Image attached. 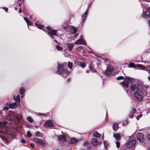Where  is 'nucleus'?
I'll return each mask as SVG.
<instances>
[{"instance_id": "47", "label": "nucleus", "mask_w": 150, "mask_h": 150, "mask_svg": "<svg viewBox=\"0 0 150 150\" xmlns=\"http://www.w3.org/2000/svg\"><path fill=\"white\" fill-rule=\"evenodd\" d=\"M9 109V108L7 106H6L5 107H4V109L3 110H8Z\"/></svg>"}, {"instance_id": "22", "label": "nucleus", "mask_w": 150, "mask_h": 150, "mask_svg": "<svg viewBox=\"0 0 150 150\" xmlns=\"http://www.w3.org/2000/svg\"><path fill=\"white\" fill-rule=\"evenodd\" d=\"M70 29H71L70 32L72 33H74L77 31V29L74 27H71Z\"/></svg>"}, {"instance_id": "55", "label": "nucleus", "mask_w": 150, "mask_h": 150, "mask_svg": "<svg viewBox=\"0 0 150 150\" xmlns=\"http://www.w3.org/2000/svg\"><path fill=\"white\" fill-rule=\"evenodd\" d=\"M54 42L56 43L57 44H59V43H58V42L56 40H55Z\"/></svg>"}, {"instance_id": "31", "label": "nucleus", "mask_w": 150, "mask_h": 150, "mask_svg": "<svg viewBox=\"0 0 150 150\" xmlns=\"http://www.w3.org/2000/svg\"><path fill=\"white\" fill-rule=\"evenodd\" d=\"M25 92V89L23 88H21L20 89V93L21 94H23Z\"/></svg>"}, {"instance_id": "5", "label": "nucleus", "mask_w": 150, "mask_h": 150, "mask_svg": "<svg viewBox=\"0 0 150 150\" xmlns=\"http://www.w3.org/2000/svg\"><path fill=\"white\" fill-rule=\"evenodd\" d=\"M46 28L48 30V33L51 35V36L52 38H53V35H57L56 32L57 30L53 29L49 26L47 27Z\"/></svg>"}, {"instance_id": "52", "label": "nucleus", "mask_w": 150, "mask_h": 150, "mask_svg": "<svg viewBox=\"0 0 150 150\" xmlns=\"http://www.w3.org/2000/svg\"><path fill=\"white\" fill-rule=\"evenodd\" d=\"M143 6H144V7H146L147 6V4H144L143 5Z\"/></svg>"}, {"instance_id": "61", "label": "nucleus", "mask_w": 150, "mask_h": 150, "mask_svg": "<svg viewBox=\"0 0 150 150\" xmlns=\"http://www.w3.org/2000/svg\"><path fill=\"white\" fill-rule=\"evenodd\" d=\"M148 79L149 80H150V76H149L148 77Z\"/></svg>"}, {"instance_id": "18", "label": "nucleus", "mask_w": 150, "mask_h": 150, "mask_svg": "<svg viewBox=\"0 0 150 150\" xmlns=\"http://www.w3.org/2000/svg\"><path fill=\"white\" fill-rule=\"evenodd\" d=\"M118 123L117 122H114L113 124V129L117 131L118 129Z\"/></svg>"}, {"instance_id": "15", "label": "nucleus", "mask_w": 150, "mask_h": 150, "mask_svg": "<svg viewBox=\"0 0 150 150\" xmlns=\"http://www.w3.org/2000/svg\"><path fill=\"white\" fill-rule=\"evenodd\" d=\"M120 84L123 88H128V83L126 81H125L120 83Z\"/></svg>"}, {"instance_id": "20", "label": "nucleus", "mask_w": 150, "mask_h": 150, "mask_svg": "<svg viewBox=\"0 0 150 150\" xmlns=\"http://www.w3.org/2000/svg\"><path fill=\"white\" fill-rule=\"evenodd\" d=\"M113 136L117 141H119L120 140V136L119 134L117 133L114 134Z\"/></svg>"}, {"instance_id": "54", "label": "nucleus", "mask_w": 150, "mask_h": 150, "mask_svg": "<svg viewBox=\"0 0 150 150\" xmlns=\"http://www.w3.org/2000/svg\"><path fill=\"white\" fill-rule=\"evenodd\" d=\"M22 10L21 9V7H20V9L19 10V13H21L22 12Z\"/></svg>"}, {"instance_id": "63", "label": "nucleus", "mask_w": 150, "mask_h": 150, "mask_svg": "<svg viewBox=\"0 0 150 150\" xmlns=\"http://www.w3.org/2000/svg\"><path fill=\"white\" fill-rule=\"evenodd\" d=\"M103 135H104V134H103V137H102V139H104Z\"/></svg>"}, {"instance_id": "59", "label": "nucleus", "mask_w": 150, "mask_h": 150, "mask_svg": "<svg viewBox=\"0 0 150 150\" xmlns=\"http://www.w3.org/2000/svg\"><path fill=\"white\" fill-rule=\"evenodd\" d=\"M125 91H126V93H127V92H128V90H127V89H125Z\"/></svg>"}, {"instance_id": "44", "label": "nucleus", "mask_w": 150, "mask_h": 150, "mask_svg": "<svg viewBox=\"0 0 150 150\" xmlns=\"http://www.w3.org/2000/svg\"><path fill=\"white\" fill-rule=\"evenodd\" d=\"M30 146L33 148H35V145L33 143H31L30 144Z\"/></svg>"}, {"instance_id": "38", "label": "nucleus", "mask_w": 150, "mask_h": 150, "mask_svg": "<svg viewBox=\"0 0 150 150\" xmlns=\"http://www.w3.org/2000/svg\"><path fill=\"white\" fill-rule=\"evenodd\" d=\"M16 118L18 120H21L22 119V118H23V117L21 115H20L19 116V117H16Z\"/></svg>"}, {"instance_id": "12", "label": "nucleus", "mask_w": 150, "mask_h": 150, "mask_svg": "<svg viewBox=\"0 0 150 150\" xmlns=\"http://www.w3.org/2000/svg\"><path fill=\"white\" fill-rule=\"evenodd\" d=\"M57 139L60 142H65L67 141L66 136L64 135H60L58 137Z\"/></svg>"}, {"instance_id": "46", "label": "nucleus", "mask_w": 150, "mask_h": 150, "mask_svg": "<svg viewBox=\"0 0 150 150\" xmlns=\"http://www.w3.org/2000/svg\"><path fill=\"white\" fill-rule=\"evenodd\" d=\"M21 141V142L23 143H25V139H22Z\"/></svg>"}, {"instance_id": "2", "label": "nucleus", "mask_w": 150, "mask_h": 150, "mask_svg": "<svg viewBox=\"0 0 150 150\" xmlns=\"http://www.w3.org/2000/svg\"><path fill=\"white\" fill-rule=\"evenodd\" d=\"M67 65V63H64L63 64H58V69L57 72V73L60 74H62L64 73L65 72L67 74L69 73V72L64 69V66L65 65Z\"/></svg>"}, {"instance_id": "26", "label": "nucleus", "mask_w": 150, "mask_h": 150, "mask_svg": "<svg viewBox=\"0 0 150 150\" xmlns=\"http://www.w3.org/2000/svg\"><path fill=\"white\" fill-rule=\"evenodd\" d=\"M89 68L90 70L92 72H96V70L94 68L92 67L91 65H89Z\"/></svg>"}, {"instance_id": "60", "label": "nucleus", "mask_w": 150, "mask_h": 150, "mask_svg": "<svg viewBox=\"0 0 150 150\" xmlns=\"http://www.w3.org/2000/svg\"><path fill=\"white\" fill-rule=\"evenodd\" d=\"M56 47H60V46L59 45H57V46H56Z\"/></svg>"}, {"instance_id": "64", "label": "nucleus", "mask_w": 150, "mask_h": 150, "mask_svg": "<svg viewBox=\"0 0 150 150\" xmlns=\"http://www.w3.org/2000/svg\"><path fill=\"white\" fill-rule=\"evenodd\" d=\"M21 5V4H20V3L19 4V6H20Z\"/></svg>"}, {"instance_id": "25", "label": "nucleus", "mask_w": 150, "mask_h": 150, "mask_svg": "<svg viewBox=\"0 0 150 150\" xmlns=\"http://www.w3.org/2000/svg\"><path fill=\"white\" fill-rule=\"evenodd\" d=\"M24 19L25 21L27 23V24L28 25H32V23L30 22V21L29 20L28 18H26L24 17Z\"/></svg>"}, {"instance_id": "41", "label": "nucleus", "mask_w": 150, "mask_h": 150, "mask_svg": "<svg viewBox=\"0 0 150 150\" xmlns=\"http://www.w3.org/2000/svg\"><path fill=\"white\" fill-rule=\"evenodd\" d=\"M104 144L105 146V148H106L107 145H108V143L107 142H105L104 141H103Z\"/></svg>"}, {"instance_id": "43", "label": "nucleus", "mask_w": 150, "mask_h": 150, "mask_svg": "<svg viewBox=\"0 0 150 150\" xmlns=\"http://www.w3.org/2000/svg\"><path fill=\"white\" fill-rule=\"evenodd\" d=\"M116 146H117V148H119L120 146V143H119V142H116Z\"/></svg>"}, {"instance_id": "9", "label": "nucleus", "mask_w": 150, "mask_h": 150, "mask_svg": "<svg viewBox=\"0 0 150 150\" xmlns=\"http://www.w3.org/2000/svg\"><path fill=\"white\" fill-rule=\"evenodd\" d=\"M139 91H135L134 94L136 99L139 101H141L143 99V96Z\"/></svg>"}, {"instance_id": "4", "label": "nucleus", "mask_w": 150, "mask_h": 150, "mask_svg": "<svg viewBox=\"0 0 150 150\" xmlns=\"http://www.w3.org/2000/svg\"><path fill=\"white\" fill-rule=\"evenodd\" d=\"M20 96L19 95L17 96L16 97L15 96H14V100H16L18 102L17 103V102H15L13 103L9 104L8 105V106L10 108H15L17 106V103L18 105L20 104Z\"/></svg>"}, {"instance_id": "35", "label": "nucleus", "mask_w": 150, "mask_h": 150, "mask_svg": "<svg viewBox=\"0 0 150 150\" xmlns=\"http://www.w3.org/2000/svg\"><path fill=\"white\" fill-rule=\"evenodd\" d=\"M35 25L38 28H42L43 27V26L42 25H38L36 23L35 24Z\"/></svg>"}, {"instance_id": "1", "label": "nucleus", "mask_w": 150, "mask_h": 150, "mask_svg": "<svg viewBox=\"0 0 150 150\" xmlns=\"http://www.w3.org/2000/svg\"><path fill=\"white\" fill-rule=\"evenodd\" d=\"M131 89L133 91H139L140 94L143 95L145 94V91L142 89L141 86H138L134 83H132L130 85Z\"/></svg>"}, {"instance_id": "57", "label": "nucleus", "mask_w": 150, "mask_h": 150, "mask_svg": "<svg viewBox=\"0 0 150 150\" xmlns=\"http://www.w3.org/2000/svg\"><path fill=\"white\" fill-rule=\"evenodd\" d=\"M21 98H22V97H23L24 96V95H23V94H21Z\"/></svg>"}, {"instance_id": "30", "label": "nucleus", "mask_w": 150, "mask_h": 150, "mask_svg": "<svg viewBox=\"0 0 150 150\" xmlns=\"http://www.w3.org/2000/svg\"><path fill=\"white\" fill-rule=\"evenodd\" d=\"M79 65L81 67L83 68L86 66V64L84 63H81L80 64H79Z\"/></svg>"}, {"instance_id": "28", "label": "nucleus", "mask_w": 150, "mask_h": 150, "mask_svg": "<svg viewBox=\"0 0 150 150\" xmlns=\"http://www.w3.org/2000/svg\"><path fill=\"white\" fill-rule=\"evenodd\" d=\"M128 67H129L136 68V66L134 64L132 63H131L129 64Z\"/></svg>"}, {"instance_id": "7", "label": "nucleus", "mask_w": 150, "mask_h": 150, "mask_svg": "<svg viewBox=\"0 0 150 150\" xmlns=\"http://www.w3.org/2000/svg\"><path fill=\"white\" fill-rule=\"evenodd\" d=\"M144 9H143V13L142 15L143 17L147 18L150 17V7H149L146 10L145 12H144Z\"/></svg>"}, {"instance_id": "16", "label": "nucleus", "mask_w": 150, "mask_h": 150, "mask_svg": "<svg viewBox=\"0 0 150 150\" xmlns=\"http://www.w3.org/2000/svg\"><path fill=\"white\" fill-rule=\"evenodd\" d=\"M91 143L93 146H96L98 144V142L96 139L93 138L91 139Z\"/></svg>"}, {"instance_id": "10", "label": "nucleus", "mask_w": 150, "mask_h": 150, "mask_svg": "<svg viewBox=\"0 0 150 150\" xmlns=\"http://www.w3.org/2000/svg\"><path fill=\"white\" fill-rule=\"evenodd\" d=\"M44 125L46 127H51L54 126V124L51 120H48L44 123Z\"/></svg>"}, {"instance_id": "50", "label": "nucleus", "mask_w": 150, "mask_h": 150, "mask_svg": "<svg viewBox=\"0 0 150 150\" xmlns=\"http://www.w3.org/2000/svg\"><path fill=\"white\" fill-rule=\"evenodd\" d=\"M78 34H75L74 35V38H76L78 35Z\"/></svg>"}, {"instance_id": "6", "label": "nucleus", "mask_w": 150, "mask_h": 150, "mask_svg": "<svg viewBox=\"0 0 150 150\" xmlns=\"http://www.w3.org/2000/svg\"><path fill=\"white\" fill-rule=\"evenodd\" d=\"M36 144L38 145H41L43 146H45L46 145V142L42 139L37 138H33Z\"/></svg>"}, {"instance_id": "29", "label": "nucleus", "mask_w": 150, "mask_h": 150, "mask_svg": "<svg viewBox=\"0 0 150 150\" xmlns=\"http://www.w3.org/2000/svg\"><path fill=\"white\" fill-rule=\"evenodd\" d=\"M28 120L30 123L33 122V119L31 117H28L27 118Z\"/></svg>"}, {"instance_id": "13", "label": "nucleus", "mask_w": 150, "mask_h": 150, "mask_svg": "<svg viewBox=\"0 0 150 150\" xmlns=\"http://www.w3.org/2000/svg\"><path fill=\"white\" fill-rule=\"evenodd\" d=\"M75 44H83L84 45H86L87 44L86 42H84L83 40L81 38H80L79 40H77Z\"/></svg>"}, {"instance_id": "14", "label": "nucleus", "mask_w": 150, "mask_h": 150, "mask_svg": "<svg viewBox=\"0 0 150 150\" xmlns=\"http://www.w3.org/2000/svg\"><path fill=\"white\" fill-rule=\"evenodd\" d=\"M124 81H126L129 84V83L133 82L134 80L132 78L130 77L126 76L125 77Z\"/></svg>"}, {"instance_id": "39", "label": "nucleus", "mask_w": 150, "mask_h": 150, "mask_svg": "<svg viewBox=\"0 0 150 150\" xmlns=\"http://www.w3.org/2000/svg\"><path fill=\"white\" fill-rule=\"evenodd\" d=\"M128 120H126L125 121L122 123L123 126H125L127 124H128Z\"/></svg>"}, {"instance_id": "21", "label": "nucleus", "mask_w": 150, "mask_h": 150, "mask_svg": "<svg viewBox=\"0 0 150 150\" xmlns=\"http://www.w3.org/2000/svg\"><path fill=\"white\" fill-rule=\"evenodd\" d=\"M137 66L139 68V69H140L146 70V68L142 64H137Z\"/></svg>"}, {"instance_id": "3", "label": "nucleus", "mask_w": 150, "mask_h": 150, "mask_svg": "<svg viewBox=\"0 0 150 150\" xmlns=\"http://www.w3.org/2000/svg\"><path fill=\"white\" fill-rule=\"evenodd\" d=\"M6 124L7 122L6 121L0 122V132L8 134V128L6 125Z\"/></svg>"}, {"instance_id": "37", "label": "nucleus", "mask_w": 150, "mask_h": 150, "mask_svg": "<svg viewBox=\"0 0 150 150\" xmlns=\"http://www.w3.org/2000/svg\"><path fill=\"white\" fill-rule=\"evenodd\" d=\"M136 110L135 109L133 108L131 112V114H134L136 112Z\"/></svg>"}, {"instance_id": "40", "label": "nucleus", "mask_w": 150, "mask_h": 150, "mask_svg": "<svg viewBox=\"0 0 150 150\" xmlns=\"http://www.w3.org/2000/svg\"><path fill=\"white\" fill-rule=\"evenodd\" d=\"M142 116V115L141 114L139 115H138L137 117V120H139L141 117Z\"/></svg>"}, {"instance_id": "17", "label": "nucleus", "mask_w": 150, "mask_h": 150, "mask_svg": "<svg viewBox=\"0 0 150 150\" xmlns=\"http://www.w3.org/2000/svg\"><path fill=\"white\" fill-rule=\"evenodd\" d=\"M112 69L108 68L105 71V73L108 75H109L112 74Z\"/></svg>"}, {"instance_id": "56", "label": "nucleus", "mask_w": 150, "mask_h": 150, "mask_svg": "<svg viewBox=\"0 0 150 150\" xmlns=\"http://www.w3.org/2000/svg\"><path fill=\"white\" fill-rule=\"evenodd\" d=\"M149 73H150V66L149 67Z\"/></svg>"}, {"instance_id": "23", "label": "nucleus", "mask_w": 150, "mask_h": 150, "mask_svg": "<svg viewBox=\"0 0 150 150\" xmlns=\"http://www.w3.org/2000/svg\"><path fill=\"white\" fill-rule=\"evenodd\" d=\"M34 135L37 137H42V134L39 132H36L34 134Z\"/></svg>"}, {"instance_id": "58", "label": "nucleus", "mask_w": 150, "mask_h": 150, "mask_svg": "<svg viewBox=\"0 0 150 150\" xmlns=\"http://www.w3.org/2000/svg\"><path fill=\"white\" fill-rule=\"evenodd\" d=\"M148 24H149V26H150V20L148 21Z\"/></svg>"}, {"instance_id": "19", "label": "nucleus", "mask_w": 150, "mask_h": 150, "mask_svg": "<svg viewBox=\"0 0 150 150\" xmlns=\"http://www.w3.org/2000/svg\"><path fill=\"white\" fill-rule=\"evenodd\" d=\"M78 140L72 138L71 139L70 141V143L71 144H74L77 143L78 142Z\"/></svg>"}, {"instance_id": "11", "label": "nucleus", "mask_w": 150, "mask_h": 150, "mask_svg": "<svg viewBox=\"0 0 150 150\" xmlns=\"http://www.w3.org/2000/svg\"><path fill=\"white\" fill-rule=\"evenodd\" d=\"M136 143V140H132L129 142L126 145L127 148H129L133 146Z\"/></svg>"}, {"instance_id": "27", "label": "nucleus", "mask_w": 150, "mask_h": 150, "mask_svg": "<svg viewBox=\"0 0 150 150\" xmlns=\"http://www.w3.org/2000/svg\"><path fill=\"white\" fill-rule=\"evenodd\" d=\"M68 67L71 69L73 67V63L70 62H69L68 63Z\"/></svg>"}, {"instance_id": "34", "label": "nucleus", "mask_w": 150, "mask_h": 150, "mask_svg": "<svg viewBox=\"0 0 150 150\" xmlns=\"http://www.w3.org/2000/svg\"><path fill=\"white\" fill-rule=\"evenodd\" d=\"M27 137H31L32 135L31 134V133L29 131H28L27 132Z\"/></svg>"}, {"instance_id": "48", "label": "nucleus", "mask_w": 150, "mask_h": 150, "mask_svg": "<svg viewBox=\"0 0 150 150\" xmlns=\"http://www.w3.org/2000/svg\"><path fill=\"white\" fill-rule=\"evenodd\" d=\"M134 117V115L133 114H131V115H130L129 116V117L131 118H132Z\"/></svg>"}, {"instance_id": "33", "label": "nucleus", "mask_w": 150, "mask_h": 150, "mask_svg": "<svg viewBox=\"0 0 150 150\" xmlns=\"http://www.w3.org/2000/svg\"><path fill=\"white\" fill-rule=\"evenodd\" d=\"M87 13L85 12L84 14L82 16V19L83 21H84L86 18Z\"/></svg>"}, {"instance_id": "24", "label": "nucleus", "mask_w": 150, "mask_h": 150, "mask_svg": "<svg viewBox=\"0 0 150 150\" xmlns=\"http://www.w3.org/2000/svg\"><path fill=\"white\" fill-rule=\"evenodd\" d=\"M100 136V134L97 131L95 132L93 134V136L96 137H99Z\"/></svg>"}, {"instance_id": "51", "label": "nucleus", "mask_w": 150, "mask_h": 150, "mask_svg": "<svg viewBox=\"0 0 150 150\" xmlns=\"http://www.w3.org/2000/svg\"><path fill=\"white\" fill-rule=\"evenodd\" d=\"M39 115H45V114H44L43 113H42V114H41V113H39Z\"/></svg>"}, {"instance_id": "36", "label": "nucleus", "mask_w": 150, "mask_h": 150, "mask_svg": "<svg viewBox=\"0 0 150 150\" xmlns=\"http://www.w3.org/2000/svg\"><path fill=\"white\" fill-rule=\"evenodd\" d=\"M124 79V77L123 76H119L117 78V79L118 80H119L120 79H122V80L123 79Z\"/></svg>"}, {"instance_id": "49", "label": "nucleus", "mask_w": 150, "mask_h": 150, "mask_svg": "<svg viewBox=\"0 0 150 150\" xmlns=\"http://www.w3.org/2000/svg\"><path fill=\"white\" fill-rule=\"evenodd\" d=\"M147 137L149 140H150V134L148 135Z\"/></svg>"}, {"instance_id": "32", "label": "nucleus", "mask_w": 150, "mask_h": 150, "mask_svg": "<svg viewBox=\"0 0 150 150\" xmlns=\"http://www.w3.org/2000/svg\"><path fill=\"white\" fill-rule=\"evenodd\" d=\"M63 50V47H55V50L56 51H62Z\"/></svg>"}, {"instance_id": "45", "label": "nucleus", "mask_w": 150, "mask_h": 150, "mask_svg": "<svg viewBox=\"0 0 150 150\" xmlns=\"http://www.w3.org/2000/svg\"><path fill=\"white\" fill-rule=\"evenodd\" d=\"M3 9L5 10L6 12H7L8 10V8L6 7H4L3 8Z\"/></svg>"}, {"instance_id": "42", "label": "nucleus", "mask_w": 150, "mask_h": 150, "mask_svg": "<svg viewBox=\"0 0 150 150\" xmlns=\"http://www.w3.org/2000/svg\"><path fill=\"white\" fill-rule=\"evenodd\" d=\"M89 143L88 142H84L83 143V145L84 146H86L88 145Z\"/></svg>"}, {"instance_id": "8", "label": "nucleus", "mask_w": 150, "mask_h": 150, "mask_svg": "<svg viewBox=\"0 0 150 150\" xmlns=\"http://www.w3.org/2000/svg\"><path fill=\"white\" fill-rule=\"evenodd\" d=\"M144 136L143 134L141 133H137V138L138 140L140 143L143 142L144 141Z\"/></svg>"}, {"instance_id": "62", "label": "nucleus", "mask_w": 150, "mask_h": 150, "mask_svg": "<svg viewBox=\"0 0 150 150\" xmlns=\"http://www.w3.org/2000/svg\"><path fill=\"white\" fill-rule=\"evenodd\" d=\"M73 46V45L72 44H71L70 47H72Z\"/></svg>"}, {"instance_id": "53", "label": "nucleus", "mask_w": 150, "mask_h": 150, "mask_svg": "<svg viewBox=\"0 0 150 150\" xmlns=\"http://www.w3.org/2000/svg\"><path fill=\"white\" fill-rule=\"evenodd\" d=\"M73 47H68V49L69 50H72V48Z\"/></svg>"}]
</instances>
